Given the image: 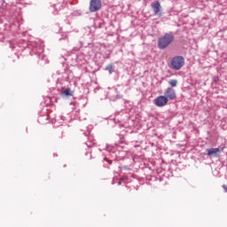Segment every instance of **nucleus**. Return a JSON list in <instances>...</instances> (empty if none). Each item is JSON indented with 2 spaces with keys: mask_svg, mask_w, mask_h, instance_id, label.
<instances>
[{
  "mask_svg": "<svg viewBox=\"0 0 227 227\" xmlns=\"http://www.w3.org/2000/svg\"><path fill=\"white\" fill-rule=\"evenodd\" d=\"M106 70H107L109 74H113L114 72V67H113V65H108L106 66Z\"/></svg>",
  "mask_w": 227,
  "mask_h": 227,
  "instance_id": "10",
  "label": "nucleus"
},
{
  "mask_svg": "<svg viewBox=\"0 0 227 227\" xmlns=\"http://www.w3.org/2000/svg\"><path fill=\"white\" fill-rule=\"evenodd\" d=\"M168 98H165L164 96H159L153 100L154 106L157 107H164L165 106H168Z\"/></svg>",
  "mask_w": 227,
  "mask_h": 227,
  "instance_id": "3",
  "label": "nucleus"
},
{
  "mask_svg": "<svg viewBox=\"0 0 227 227\" xmlns=\"http://www.w3.org/2000/svg\"><path fill=\"white\" fill-rule=\"evenodd\" d=\"M169 86H171V88H176V84H178V81L176 80H170L168 82Z\"/></svg>",
  "mask_w": 227,
  "mask_h": 227,
  "instance_id": "9",
  "label": "nucleus"
},
{
  "mask_svg": "<svg viewBox=\"0 0 227 227\" xmlns=\"http://www.w3.org/2000/svg\"><path fill=\"white\" fill-rule=\"evenodd\" d=\"M175 40V35L173 34H165L164 35L160 36L158 40V47L161 51L169 47V44L173 43Z\"/></svg>",
  "mask_w": 227,
  "mask_h": 227,
  "instance_id": "1",
  "label": "nucleus"
},
{
  "mask_svg": "<svg viewBox=\"0 0 227 227\" xmlns=\"http://www.w3.org/2000/svg\"><path fill=\"white\" fill-rule=\"evenodd\" d=\"M223 189L227 192V184H223Z\"/></svg>",
  "mask_w": 227,
  "mask_h": 227,
  "instance_id": "11",
  "label": "nucleus"
},
{
  "mask_svg": "<svg viewBox=\"0 0 227 227\" xmlns=\"http://www.w3.org/2000/svg\"><path fill=\"white\" fill-rule=\"evenodd\" d=\"M208 157H212V155H217V153H221V150L219 148H210L207 149Z\"/></svg>",
  "mask_w": 227,
  "mask_h": 227,
  "instance_id": "7",
  "label": "nucleus"
},
{
  "mask_svg": "<svg viewBox=\"0 0 227 227\" xmlns=\"http://www.w3.org/2000/svg\"><path fill=\"white\" fill-rule=\"evenodd\" d=\"M184 65H185V59H184V57L176 56L171 59L170 68H172V70H181Z\"/></svg>",
  "mask_w": 227,
  "mask_h": 227,
  "instance_id": "2",
  "label": "nucleus"
},
{
  "mask_svg": "<svg viewBox=\"0 0 227 227\" xmlns=\"http://www.w3.org/2000/svg\"><path fill=\"white\" fill-rule=\"evenodd\" d=\"M62 95H66V97H72L74 94L70 89H66L64 91H62Z\"/></svg>",
  "mask_w": 227,
  "mask_h": 227,
  "instance_id": "8",
  "label": "nucleus"
},
{
  "mask_svg": "<svg viewBox=\"0 0 227 227\" xmlns=\"http://www.w3.org/2000/svg\"><path fill=\"white\" fill-rule=\"evenodd\" d=\"M152 8L153 10L154 15H162V12L160 11L162 10V7L160 6V2L157 1L153 4Z\"/></svg>",
  "mask_w": 227,
  "mask_h": 227,
  "instance_id": "6",
  "label": "nucleus"
},
{
  "mask_svg": "<svg viewBox=\"0 0 227 227\" xmlns=\"http://www.w3.org/2000/svg\"><path fill=\"white\" fill-rule=\"evenodd\" d=\"M164 98H167V100H175L176 98V92L175 91V89L168 87L164 91Z\"/></svg>",
  "mask_w": 227,
  "mask_h": 227,
  "instance_id": "4",
  "label": "nucleus"
},
{
  "mask_svg": "<svg viewBox=\"0 0 227 227\" xmlns=\"http://www.w3.org/2000/svg\"><path fill=\"white\" fill-rule=\"evenodd\" d=\"M102 8V2L100 0H90V12H98Z\"/></svg>",
  "mask_w": 227,
  "mask_h": 227,
  "instance_id": "5",
  "label": "nucleus"
},
{
  "mask_svg": "<svg viewBox=\"0 0 227 227\" xmlns=\"http://www.w3.org/2000/svg\"><path fill=\"white\" fill-rule=\"evenodd\" d=\"M118 185H121V181H119V182H118Z\"/></svg>",
  "mask_w": 227,
  "mask_h": 227,
  "instance_id": "12",
  "label": "nucleus"
}]
</instances>
